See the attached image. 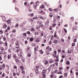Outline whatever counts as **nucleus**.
I'll use <instances>...</instances> for the list:
<instances>
[{"label": "nucleus", "instance_id": "nucleus-11", "mask_svg": "<svg viewBox=\"0 0 78 78\" xmlns=\"http://www.w3.org/2000/svg\"><path fill=\"white\" fill-rule=\"evenodd\" d=\"M43 76H44V78H45V76H46V75H45V73H43Z\"/></svg>", "mask_w": 78, "mask_h": 78}, {"label": "nucleus", "instance_id": "nucleus-44", "mask_svg": "<svg viewBox=\"0 0 78 78\" xmlns=\"http://www.w3.org/2000/svg\"><path fill=\"white\" fill-rule=\"evenodd\" d=\"M50 47V46H48L46 48V50H48L49 48Z\"/></svg>", "mask_w": 78, "mask_h": 78}, {"label": "nucleus", "instance_id": "nucleus-31", "mask_svg": "<svg viewBox=\"0 0 78 78\" xmlns=\"http://www.w3.org/2000/svg\"><path fill=\"white\" fill-rule=\"evenodd\" d=\"M16 74L17 75V76H19L20 75V73H16Z\"/></svg>", "mask_w": 78, "mask_h": 78}, {"label": "nucleus", "instance_id": "nucleus-22", "mask_svg": "<svg viewBox=\"0 0 78 78\" xmlns=\"http://www.w3.org/2000/svg\"><path fill=\"white\" fill-rule=\"evenodd\" d=\"M48 61H46L45 62V65H47V64H48Z\"/></svg>", "mask_w": 78, "mask_h": 78}, {"label": "nucleus", "instance_id": "nucleus-49", "mask_svg": "<svg viewBox=\"0 0 78 78\" xmlns=\"http://www.w3.org/2000/svg\"><path fill=\"white\" fill-rule=\"evenodd\" d=\"M32 45V46H33V47H34V46H35V45H36V44L33 43Z\"/></svg>", "mask_w": 78, "mask_h": 78}, {"label": "nucleus", "instance_id": "nucleus-58", "mask_svg": "<svg viewBox=\"0 0 78 78\" xmlns=\"http://www.w3.org/2000/svg\"><path fill=\"white\" fill-rule=\"evenodd\" d=\"M74 42H76V39H74Z\"/></svg>", "mask_w": 78, "mask_h": 78}, {"label": "nucleus", "instance_id": "nucleus-6", "mask_svg": "<svg viewBox=\"0 0 78 78\" xmlns=\"http://www.w3.org/2000/svg\"><path fill=\"white\" fill-rule=\"evenodd\" d=\"M49 36H50V37H51V40H53V36L52 35L51 36H50V35Z\"/></svg>", "mask_w": 78, "mask_h": 78}, {"label": "nucleus", "instance_id": "nucleus-1", "mask_svg": "<svg viewBox=\"0 0 78 78\" xmlns=\"http://www.w3.org/2000/svg\"><path fill=\"white\" fill-rule=\"evenodd\" d=\"M33 40H34V38L33 37H31L30 39V41H31V42L33 41Z\"/></svg>", "mask_w": 78, "mask_h": 78}, {"label": "nucleus", "instance_id": "nucleus-36", "mask_svg": "<svg viewBox=\"0 0 78 78\" xmlns=\"http://www.w3.org/2000/svg\"><path fill=\"white\" fill-rule=\"evenodd\" d=\"M34 50L35 51H37V48H34Z\"/></svg>", "mask_w": 78, "mask_h": 78}, {"label": "nucleus", "instance_id": "nucleus-62", "mask_svg": "<svg viewBox=\"0 0 78 78\" xmlns=\"http://www.w3.org/2000/svg\"><path fill=\"white\" fill-rule=\"evenodd\" d=\"M27 42L28 41H25V44H27Z\"/></svg>", "mask_w": 78, "mask_h": 78}, {"label": "nucleus", "instance_id": "nucleus-40", "mask_svg": "<svg viewBox=\"0 0 78 78\" xmlns=\"http://www.w3.org/2000/svg\"><path fill=\"white\" fill-rule=\"evenodd\" d=\"M5 46H7V45H8V43H7V42H5Z\"/></svg>", "mask_w": 78, "mask_h": 78}, {"label": "nucleus", "instance_id": "nucleus-34", "mask_svg": "<svg viewBox=\"0 0 78 78\" xmlns=\"http://www.w3.org/2000/svg\"><path fill=\"white\" fill-rule=\"evenodd\" d=\"M52 9H51V8H50L49 9V11H52Z\"/></svg>", "mask_w": 78, "mask_h": 78}, {"label": "nucleus", "instance_id": "nucleus-53", "mask_svg": "<svg viewBox=\"0 0 78 78\" xmlns=\"http://www.w3.org/2000/svg\"><path fill=\"white\" fill-rule=\"evenodd\" d=\"M2 77H4L5 76V73H3L2 75Z\"/></svg>", "mask_w": 78, "mask_h": 78}, {"label": "nucleus", "instance_id": "nucleus-14", "mask_svg": "<svg viewBox=\"0 0 78 78\" xmlns=\"http://www.w3.org/2000/svg\"><path fill=\"white\" fill-rule=\"evenodd\" d=\"M36 74H37V73H38V69H37L35 70Z\"/></svg>", "mask_w": 78, "mask_h": 78}, {"label": "nucleus", "instance_id": "nucleus-48", "mask_svg": "<svg viewBox=\"0 0 78 78\" xmlns=\"http://www.w3.org/2000/svg\"><path fill=\"white\" fill-rule=\"evenodd\" d=\"M70 73H73V71H72V69H71V70L70 71Z\"/></svg>", "mask_w": 78, "mask_h": 78}, {"label": "nucleus", "instance_id": "nucleus-16", "mask_svg": "<svg viewBox=\"0 0 78 78\" xmlns=\"http://www.w3.org/2000/svg\"><path fill=\"white\" fill-rule=\"evenodd\" d=\"M36 42H39V39H36Z\"/></svg>", "mask_w": 78, "mask_h": 78}, {"label": "nucleus", "instance_id": "nucleus-52", "mask_svg": "<svg viewBox=\"0 0 78 78\" xmlns=\"http://www.w3.org/2000/svg\"><path fill=\"white\" fill-rule=\"evenodd\" d=\"M3 41H6V38L5 37H3Z\"/></svg>", "mask_w": 78, "mask_h": 78}, {"label": "nucleus", "instance_id": "nucleus-21", "mask_svg": "<svg viewBox=\"0 0 78 78\" xmlns=\"http://www.w3.org/2000/svg\"><path fill=\"white\" fill-rule=\"evenodd\" d=\"M15 9H16V10L18 12V11H19V9L17 7L15 8Z\"/></svg>", "mask_w": 78, "mask_h": 78}, {"label": "nucleus", "instance_id": "nucleus-50", "mask_svg": "<svg viewBox=\"0 0 78 78\" xmlns=\"http://www.w3.org/2000/svg\"><path fill=\"white\" fill-rule=\"evenodd\" d=\"M2 67H5V64H3L2 65Z\"/></svg>", "mask_w": 78, "mask_h": 78}, {"label": "nucleus", "instance_id": "nucleus-42", "mask_svg": "<svg viewBox=\"0 0 78 78\" xmlns=\"http://www.w3.org/2000/svg\"><path fill=\"white\" fill-rule=\"evenodd\" d=\"M63 68L62 67H59V70H62Z\"/></svg>", "mask_w": 78, "mask_h": 78}, {"label": "nucleus", "instance_id": "nucleus-64", "mask_svg": "<svg viewBox=\"0 0 78 78\" xmlns=\"http://www.w3.org/2000/svg\"><path fill=\"white\" fill-rule=\"evenodd\" d=\"M36 68L37 69H39V66H36Z\"/></svg>", "mask_w": 78, "mask_h": 78}, {"label": "nucleus", "instance_id": "nucleus-29", "mask_svg": "<svg viewBox=\"0 0 78 78\" xmlns=\"http://www.w3.org/2000/svg\"><path fill=\"white\" fill-rule=\"evenodd\" d=\"M19 47V45H16V48H18Z\"/></svg>", "mask_w": 78, "mask_h": 78}, {"label": "nucleus", "instance_id": "nucleus-60", "mask_svg": "<svg viewBox=\"0 0 78 78\" xmlns=\"http://www.w3.org/2000/svg\"><path fill=\"white\" fill-rule=\"evenodd\" d=\"M35 35H37L38 34V32H36L35 33Z\"/></svg>", "mask_w": 78, "mask_h": 78}, {"label": "nucleus", "instance_id": "nucleus-35", "mask_svg": "<svg viewBox=\"0 0 78 78\" xmlns=\"http://www.w3.org/2000/svg\"><path fill=\"white\" fill-rule=\"evenodd\" d=\"M69 3H70V1L69 0H68L66 2V3H67V4H69Z\"/></svg>", "mask_w": 78, "mask_h": 78}, {"label": "nucleus", "instance_id": "nucleus-27", "mask_svg": "<svg viewBox=\"0 0 78 78\" xmlns=\"http://www.w3.org/2000/svg\"><path fill=\"white\" fill-rule=\"evenodd\" d=\"M27 56H28L29 57H30V56H31V54L29 53L28 54H27Z\"/></svg>", "mask_w": 78, "mask_h": 78}, {"label": "nucleus", "instance_id": "nucleus-56", "mask_svg": "<svg viewBox=\"0 0 78 78\" xmlns=\"http://www.w3.org/2000/svg\"><path fill=\"white\" fill-rule=\"evenodd\" d=\"M7 30H10V27H7Z\"/></svg>", "mask_w": 78, "mask_h": 78}, {"label": "nucleus", "instance_id": "nucleus-47", "mask_svg": "<svg viewBox=\"0 0 78 78\" xmlns=\"http://www.w3.org/2000/svg\"><path fill=\"white\" fill-rule=\"evenodd\" d=\"M8 59H10V58H11V55H8Z\"/></svg>", "mask_w": 78, "mask_h": 78}, {"label": "nucleus", "instance_id": "nucleus-19", "mask_svg": "<svg viewBox=\"0 0 78 78\" xmlns=\"http://www.w3.org/2000/svg\"><path fill=\"white\" fill-rule=\"evenodd\" d=\"M56 58L57 60V61H59V57H58V55H57Z\"/></svg>", "mask_w": 78, "mask_h": 78}, {"label": "nucleus", "instance_id": "nucleus-5", "mask_svg": "<svg viewBox=\"0 0 78 78\" xmlns=\"http://www.w3.org/2000/svg\"><path fill=\"white\" fill-rule=\"evenodd\" d=\"M26 7L28 8H30V5L29 4H27V5H26Z\"/></svg>", "mask_w": 78, "mask_h": 78}, {"label": "nucleus", "instance_id": "nucleus-59", "mask_svg": "<svg viewBox=\"0 0 78 78\" xmlns=\"http://www.w3.org/2000/svg\"><path fill=\"white\" fill-rule=\"evenodd\" d=\"M63 78V76H62V75H61L59 76V78Z\"/></svg>", "mask_w": 78, "mask_h": 78}, {"label": "nucleus", "instance_id": "nucleus-8", "mask_svg": "<svg viewBox=\"0 0 78 78\" xmlns=\"http://www.w3.org/2000/svg\"><path fill=\"white\" fill-rule=\"evenodd\" d=\"M40 53H41V54H43L44 53V51H42V50L41 49L40 51Z\"/></svg>", "mask_w": 78, "mask_h": 78}, {"label": "nucleus", "instance_id": "nucleus-63", "mask_svg": "<svg viewBox=\"0 0 78 78\" xmlns=\"http://www.w3.org/2000/svg\"><path fill=\"white\" fill-rule=\"evenodd\" d=\"M14 69H17V66H14Z\"/></svg>", "mask_w": 78, "mask_h": 78}, {"label": "nucleus", "instance_id": "nucleus-41", "mask_svg": "<svg viewBox=\"0 0 78 78\" xmlns=\"http://www.w3.org/2000/svg\"><path fill=\"white\" fill-rule=\"evenodd\" d=\"M59 6V7L60 8H62V5H61V4H60Z\"/></svg>", "mask_w": 78, "mask_h": 78}, {"label": "nucleus", "instance_id": "nucleus-39", "mask_svg": "<svg viewBox=\"0 0 78 78\" xmlns=\"http://www.w3.org/2000/svg\"><path fill=\"white\" fill-rule=\"evenodd\" d=\"M64 27H68V25L66 24L64 25Z\"/></svg>", "mask_w": 78, "mask_h": 78}, {"label": "nucleus", "instance_id": "nucleus-24", "mask_svg": "<svg viewBox=\"0 0 78 78\" xmlns=\"http://www.w3.org/2000/svg\"><path fill=\"white\" fill-rule=\"evenodd\" d=\"M56 26V23L53 24H52V26L54 27H55Z\"/></svg>", "mask_w": 78, "mask_h": 78}, {"label": "nucleus", "instance_id": "nucleus-38", "mask_svg": "<svg viewBox=\"0 0 78 78\" xmlns=\"http://www.w3.org/2000/svg\"><path fill=\"white\" fill-rule=\"evenodd\" d=\"M64 31H65V33H67V30L66 29H64Z\"/></svg>", "mask_w": 78, "mask_h": 78}, {"label": "nucleus", "instance_id": "nucleus-37", "mask_svg": "<svg viewBox=\"0 0 78 78\" xmlns=\"http://www.w3.org/2000/svg\"><path fill=\"white\" fill-rule=\"evenodd\" d=\"M53 62V60H51L49 62V63L51 64V63H52V62Z\"/></svg>", "mask_w": 78, "mask_h": 78}, {"label": "nucleus", "instance_id": "nucleus-51", "mask_svg": "<svg viewBox=\"0 0 78 78\" xmlns=\"http://www.w3.org/2000/svg\"><path fill=\"white\" fill-rule=\"evenodd\" d=\"M27 34H30V32L29 31H27Z\"/></svg>", "mask_w": 78, "mask_h": 78}, {"label": "nucleus", "instance_id": "nucleus-43", "mask_svg": "<svg viewBox=\"0 0 78 78\" xmlns=\"http://www.w3.org/2000/svg\"><path fill=\"white\" fill-rule=\"evenodd\" d=\"M33 15H34V13H32L30 15V17H33Z\"/></svg>", "mask_w": 78, "mask_h": 78}, {"label": "nucleus", "instance_id": "nucleus-57", "mask_svg": "<svg viewBox=\"0 0 78 78\" xmlns=\"http://www.w3.org/2000/svg\"><path fill=\"white\" fill-rule=\"evenodd\" d=\"M24 5H27V2H25L24 3Z\"/></svg>", "mask_w": 78, "mask_h": 78}, {"label": "nucleus", "instance_id": "nucleus-32", "mask_svg": "<svg viewBox=\"0 0 78 78\" xmlns=\"http://www.w3.org/2000/svg\"><path fill=\"white\" fill-rule=\"evenodd\" d=\"M72 46H75V43H73L72 44Z\"/></svg>", "mask_w": 78, "mask_h": 78}, {"label": "nucleus", "instance_id": "nucleus-10", "mask_svg": "<svg viewBox=\"0 0 78 78\" xmlns=\"http://www.w3.org/2000/svg\"><path fill=\"white\" fill-rule=\"evenodd\" d=\"M54 42L55 44H57V43H58V41L56 40H55L54 41Z\"/></svg>", "mask_w": 78, "mask_h": 78}, {"label": "nucleus", "instance_id": "nucleus-3", "mask_svg": "<svg viewBox=\"0 0 78 78\" xmlns=\"http://www.w3.org/2000/svg\"><path fill=\"white\" fill-rule=\"evenodd\" d=\"M33 7L35 9H36V8H37V5H34Z\"/></svg>", "mask_w": 78, "mask_h": 78}, {"label": "nucleus", "instance_id": "nucleus-28", "mask_svg": "<svg viewBox=\"0 0 78 78\" xmlns=\"http://www.w3.org/2000/svg\"><path fill=\"white\" fill-rule=\"evenodd\" d=\"M0 32L1 33V34H3V31L2 30H0Z\"/></svg>", "mask_w": 78, "mask_h": 78}, {"label": "nucleus", "instance_id": "nucleus-15", "mask_svg": "<svg viewBox=\"0 0 78 78\" xmlns=\"http://www.w3.org/2000/svg\"><path fill=\"white\" fill-rule=\"evenodd\" d=\"M45 72H46V69H45L43 70V72L44 73H45Z\"/></svg>", "mask_w": 78, "mask_h": 78}, {"label": "nucleus", "instance_id": "nucleus-45", "mask_svg": "<svg viewBox=\"0 0 78 78\" xmlns=\"http://www.w3.org/2000/svg\"><path fill=\"white\" fill-rule=\"evenodd\" d=\"M57 71H58L57 70V69L55 70V71L53 72V73H56V72H57Z\"/></svg>", "mask_w": 78, "mask_h": 78}, {"label": "nucleus", "instance_id": "nucleus-2", "mask_svg": "<svg viewBox=\"0 0 78 78\" xmlns=\"http://www.w3.org/2000/svg\"><path fill=\"white\" fill-rule=\"evenodd\" d=\"M4 25L3 26L4 28H6V27H7V25L5 23H4Z\"/></svg>", "mask_w": 78, "mask_h": 78}, {"label": "nucleus", "instance_id": "nucleus-4", "mask_svg": "<svg viewBox=\"0 0 78 78\" xmlns=\"http://www.w3.org/2000/svg\"><path fill=\"white\" fill-rule=\"evenodd\" d=\"M7 22L8 23H11V21L10 20H8L7 21Z\"/></svg>", "mask_w": 78, "mask_h": 78}, {"label": "nucleus", "instance_id": "nucleus-17", "mask_svg": "<svg viewBox=\"0 0 78 78\" xmlns=\"http://www.w3.org/2000/svg\"><path fill=\"white\" fill-rule=\"evenodd\" d=\"M16 45H19V41H16Z\"/></svg>", "mask_w": 78, "mask_h": 78}, {"label": "nucleus", "instance_id": "nucleus-20", "mask_svg": "<svg viewBox=\"0 0 78 78\" xmlns=\"http://www.w3.org/2000/svg\"><path fill=\"white\" fill-rule=\"evenodd\" d=\"M23 36H27V33H24L23 34Z\"/></svg>", "mask_w": 78, "mask_h": 78}, {"label": "nucleus", "instance_id": "nucleus-9", "mask_svg": "<svg viewBox=\"0 0 78 78\" xmlns=\"http://www.w3.org/2000/svg\"><path fill=\"white\" fill-rule=\"evenodd\" d=\"M38 17H39V18H40V19H43V17H42V16H39Z\"/></svg>", "mask_w": 78, "mask_h": 78}, {"label": "nucleus", "instance_id": "nucleus-55", "mask_svg": "<svg viewBox=\"0 0 78 78\" xmlns=\"http://www.w3.org/2000/svg\"><path fill=\"white\" fill-rule=\"evenodd\" d=\"M19 60H18V59H16V62H19Z\"/></svg>", "mask_w": 78, "mask_h": 78}, {"label": "nucleus", "instance_id": "nucleus-46", "mask_svg": "<svg viewBox=\"0 0 78 78\" xmlns=\"http://www.w3.org/2000/svg\"><path fill=\"white\" fill-rule=\"evenodd\" d=\"M53 76H54V75H53V74H51V76H50L51 78H53Z\"/></svg>", "mask_w": 78, "mask_h": 78}, {"label": "nucleus", "instance_id": "nucleus-33", "mask_svg": "<svg viewBox=\"0 0 78 78\" xmlns=\"http://www.w3.org/2000/svg\"><path fill=\"white\" fill-rule=\"evenodd\" d=\"M38 19V18H37V17H34V19Z\"/></svg>", "mask_w": 78, "mask_h": 78}, {"label": "nucleus", "instance_id": "nucleus-61", "mask_svg": "<svg viewBox=\"0 0 78 78\" xmlns=\"http://www.w3.org/2000/svg\"><path fill=\"white\" fill-rule=\"evenodd\" d=\"M54 37H56V34H54Z\"/></svg>", "mask_w": 78, "mask_h": 78}, {"label": "nucleus", "instance_id": "nucleus-25", "mask_svg": "<svg viewBox=\"0 0 78 78\" xmlns=\"http://www.w3.org/2000/svg\"><path fill=\"white\" fill-rule=\"evenodd\" d=\"M22 73L23 74L25 73V70H23V69L22 70Z\"/></svg>", "mask_w": 78, "mask_h": 78}, {"label": "nucleus", "instance_id": "nucleus-30", "mask_svg": "<svg viewBox=\"0 0 78 78\" xmlns=\"http://www.w3.org/2000/svg\"><path fill=\"white\" fill-rule=\"evenodd\" d=\"M46 24H47V25H48V24H49V22H48V20H47V21L46 22Z\"/></svg>", "mask_w": 78, "mask_h": 78}, {"label": "nucleus", "instance_id": "nucleus-7", "mask_svg": "<svg viewBox=\"0 0 78 78\" xmlns=\"http://www.w3.org/2000/svg\"><path fill=\"white\" fill-rule=\"evenodd\" d=\"M66 64L67 65H69V64H70V62H69V61H67Z\"/></svg>", "mask_w": 78, "mask_h": 78}, {"label": "nucleus", "instance_id": "nucleus-13", "mask_svg": "<svg viewBox=\"0 0 78 78\" xmlns=\"http://www.w3.org/2000/svg\"><path fill=\"white\" fill-rule=\"evenodd\" d=\"M20 68L22 70H23V66H20Z\"/></svg>", "mask_w": 78, "mask_h": 78}, {"label": "nucleus", "instance_id": "nucleus-18", "mask_svg": "<svg viewBox=\"0 0 78 78\" xmlns=\"http://www.w3.org/2000/svg\"><path fill=\"white\" fill-rule=\"evenodd\" d=\"M45 7H44V6H43L42 5L41 6L40 8L41 9H42L43 8H44Z\"/></svg>", "mask_w": 78, "mask_h": 78}, {"label": "nucleus", "instance_id": "nucleus-12", "mask_svg": "<svg viewBox=\"0 0 78 78\" xmlns=\"http://www.w3.org/2000/svg\"><path fill=\"white\" fill-rule=\"evenodd\" d=\"M64 76L66 77H67V73H64Z\"/></svg>", "mask_w": 78, "mask_h": 78}, {"label": "nucleus", "instance_id": "nucleus-54", "mask_svg": "<svg viewBox=\"0 0 78 78\" xmlns=\"http://www.w3.org/2000/svg\"><path fill=\"white\" fill-rule=\"evenodd\" d=\"M47 54L48 55H49V51H47Z\"/></svg>", "mask_w": 78, "mask_h": 78}, {"label": "nucleus", "instance_id": "nucleus-26", "mask_svg": "<svg viewBox=\"0 0 78 78\" xmlns=\"http://www.w3.org/2000/svg\"><path fill=\"white\" fill-rule=\"evenodd\" d=\"M30 77H33V73H31L30 74Z\"/></svg>", "mask_w": 78, "mask_h": 78}, {"label": "nucleus", "instance_id": "nucleus-23", "mask_svg": "<svg viewBox=\"0 0 78 78\" xmlns=\"http://www.w3.org/2000/svg\"><path fill=\"white\" fill-rule=\"evenodd\" d=\"M58 53H61V50L60 49H59L58 50Z\"/></svg>", "mask_w": 78, "mask_h": 78}]
</instances>
